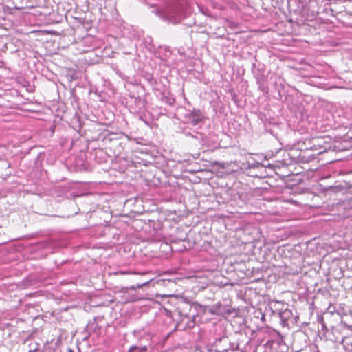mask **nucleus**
I'll use <instances>...</instances> for the list:
<instances>
[{
  "label": "nucleus",
  "mask_w": 352,
  "mask_h": 352,
  "mask_svg": "<svg viewBox=\"0 0 352 352\" xmlns=\"http://www.w3.org/2000/svg\"><path fill=\"white\" fill-rule=\"evenodd\" d=\"M162 19L173 24H177L185 18L183 8L181 5H175L166 8L160 14Z\"/></svg>",
  "instance_id": "1"
},
{
  "label": "nucleus",
  "mask_w": 352,
  "mask_h": 352,
  "mask_svg": "<svg viewBox=\"0 0 352 352\" xmlns=\"http://www.w3.org/2000/svg\"><path fill=\"white\" fill-rule=\"evenodd\" d=\"M188 123L192 126H197L204 119V115L201 110L193 109L185 116Z\"/></svg>",
  "instance_id": "2"
},
{
  "label": "nucleus",
  "mask_w": 352,
  "mask_h": 352,
  "mask_svg": "<svg viewBox=\"0 0 352 352\" xmlns=\"http://www.w3.org/2000/svg\"><path fill=\"white\" fill-rule=\"evenodd\" d=\"M214 313L223 316H226L232 313V308L228 305L219 303L213 307Z\"/></svg>",
  "instance_id": "3"
},
{
  "label": "nucleus",
  "mask_w": 352,
  "mask_h": 352,
  "mask_svg": "<svg viewBox=\"0 0 352 352\" xmlns=\"http://www.w3.org/2000/svg\"><path fill=\"white\" fill-rule=\"evenodd\" d=\"M177 284V283L175 282L174 280L171 279H166V278H157V279H152L150 281L143 283L142 284L138 285L137 286H146L148 284H152L154 285H159L160 286H168L172 284Z\"/></svg>",
  "instance_id": "4"
},
{
  "label": "nucleus",
  "mask_w": 352,
  "mask_h": 352,
  "mask_svg": "<svg viewBox=\"0 0 352 352\" xmlns=\"http://www.w3.org/2000/svg\"><path fill=\"white\" fill-rule=\"evenodd\" d=\"M147 351V348L146 346L138 347L136 346H131L128 352H146Z\"/></svg>",
  "instance_id": "5"
},
{
  "label": "nucleus",
  "mask_w": 352,
  "mask_h": 352,
  "mask_svg": "<svg viewBox=\"0 0 352 352\" xmlns=\"http://www.w3.org/2000/svg\"><path fill=\"white\" fill-rule=\"evenodd\" d=\"M260 89H261L262 91H265V87L264 86H260Z\"/></svg>",
  "instance_id": "6"
},
{
  "label": "nucleus",
  "mask_w": 352,
  "mask_h": 352,
  "mask_svg": "<svg viewBox=\"0 0 352 352\" xmlns=\"http://www.w3.org/2000/svg\"><path fill=\"white\" fill-rule=\"evenodd\" d=\"M168 296V295L163 294V295H162V297H166V296Z\"/></svg>",
  "instance_id": "7"
}]
</instances>
